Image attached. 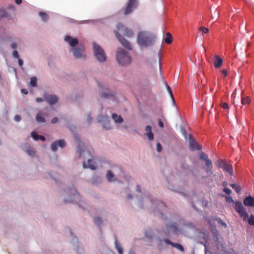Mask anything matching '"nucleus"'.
Returning <instances> with one entry per match:
<instances>
[{
    "label": "nucleus",
    "mask_w": 254,
    "mask_h": 254,
    "mask_svg": "<svg viewBox=\"0 0 254 254\" xmlns=\"http://www.w3.org/2000/svg\"><path fill=\"white\" fill-rule=\"evenodd\" d=\"M206 168H205V170L206 171L207 174L208 175H211L213 174V172L211 170L213 165L212 163V161L211 160H207L206 162Z\"/></svg>",
    "instance_id": "21"
},
{
    "label": "nucleus",
    "mask_w": 254,
    "mask_h": 254,
    "mask_svg": "<svg viewBox=\"0 0 254 254\" xmlns=\"http://www.w3.org/2000/svg\"><path fill=\"white\" fill-rule=\"evenodd\" d=\"M84 50V47L83 46H80L72 48L70 51L73 52V55L76 58L79 59L84 57L83 54Z\"/></svg>",
    "instance_id": "8"
},
{
    "label": "nucleus",
    "mask_w": 254,
    "mask_h": 254,
    "mask_svg": "<svg viewBox=\"0 0 254 254\" xmlns=\"http://www.w3.org/2000/svg\"><path fill=\"white\" fill-rule=\"evenodd\" d=\"M156 149L158 152H160L162 151V146L160 143H158L156 145Z\"/></svg>",
    "instance_id": "44"
},
{
    "label": "nucleus",
    "mask_w": 254,
    "mask_h": 254,
    "mask_svg": "<svg viewBox=\"0 0 254 254\" xmlns=\"http://www.w3.org/2000/svg\"><path fill=\"white\" fill-rule=\"evenodd\" d=\"M115 248L117 250L119 254H123V249L120 243L118 242V240L116 239L115 243Z\"/></svg>",
    "instance_id": "22"
},
{
    "label": "nucleus",
    "mask_w": 254,
    "mask_h": 254,
    "mask_svg": "<svg viewBox=\"0 0 254 254\" xmlns=\"http://www.w3.org/2000/svg\"><path fill=\"white\" fill-rule=\"evenodd\" d=\"M158 124L160 127H164V124L160 120H159Z\"/></svg>",
    "instance_id": "53"
},
{
    "label": "nucleus",
    "mask_w": 254,
    "mask_h": 254,
    "mask_svg": "<svg viewBox=\"0 0 254 254\" xmlns=\"http://www.w3.org/2000/svg\"><path fill=\"white\" fill-rule=\"evenodd\" d=\"M83 168H90L91 170H95L96 169L95 162L94 160L91 159H88L87 165L86 164L85 162H83Z\"/></svg>",
    "instance_id": "16"
},
{
    "label": "nucleus",
    "mask_w": 254,
    "mask_h": 254,
    "mask_svg": "<svg viewBox=\"0 0 254 254\" xmlns=\"http://www.w3.org/2000/svg\"><path fill=\"white\" fill-rule=\"evenodd\" d=\"M163 241L168 245H170L172 247L177 249L181 252H184V247L180 244L179 243H175L172 242H171L170 240L168 239H165L163 240Z\"/></svg>",
    "instance_id": "14"
},
{
    "label": "nucleus",
    "mask_w": 254,
    "mask_h": 254,
    "mask_svg": "<svg viewBox=\"0 0 254 254\" xmlns=\"http://www.w3.org/2000/svg\"><path fill=\"white\" fill-rule=\"evenodd\" d=\"M13 57L16 59H19V55L17 50H14L12 53Z\"/></svg>",
    "instance_id": "42"
},
{
    "label": "nucleus",
    "mask_w": 254,
    "mask_h": 254,
    "mask_svg": "<svg viewBox=\"0 0 254 254\" xmlns=\"http://www.w3.org/2000/svg\"><path fill=\"white\" fill-rule=\"evenodd\" d=\"M137 191H138V192H140L141 191V189H140V187L139 186H137Z\"/></svg>",
    "instance_id": "63"
},
{
    "label": "nucleus",
    "mask_w": 254,
    "mask_h": 254,
    "mask_svg": "<svg viewBox=\"0 0 254 254\" xmlns=\"http://www.w3.org/2000/svg\"><path fill=\"white\" fill-rule=\"evenodd\" d=\"M94 222L98 227L100 228L101 225L102 224L103 221L100 217H96L94 218Z\"/></svg>",
    "instance_id": "27"
},
{
    "label": "nucleus",
    "mask_w": 254,
    "mask_h": 254,
    "mask_svg": "<svg viewBox=\"0 0 254 254\" xmlns=\"http://www.w3.org/2000/svg\"><path fill=\"white\" fill-rule=\"evenodd\" d=\"M164 41L168 44H171L173 41V37L169 32L166 33V37L164 39Z\"/></svg>",
    "instance_id": "25"
},
{
    "label": "nucleus",
    "mask_w": 254,
    "mask_h": 254,
    "mask_svg": "<svg viewBox=\"0 0 254 254\" xmlns=\"http://www.w3.org/2000/svg\"><path fill=\"white\" fill-rule=\"evenodd\" d=\"M17 47V44L15 43H13L11 45V47L12 49H15Z\"/></svg>",
    "instance_id": "56"
},
{
    "label": "nucleus",
    "mask_w": 254,
    "mask_h": 254,
    "mask_svg": "<svg viewBox=\"0 0 254 254\" xmlns=\"http://www.w3.org/2000/svg\"><path fill=\"white\" fill-rule=\"evenodd\" d=\"M166 87L167 90L169 92H170V90H172L170 86L167 84H166Z\"/></svg>",
    "instance_id": "61"
},
{
    "label": "nucleus",
    "mask_w": 254,
    "mask_h": 254,
    "mask_svg": "<svg viewBox=\"0 0 254 254\" xmlns=\"http://www.w3.org/2000/svg\"><path fill=\"white\" fill-rule=\"evenodd\" d=\"M15 2L17 4H20L22 3V0H15Z\"/></svg>",
    "instance_id": "60"
},
{
    "label": "nucleus",
    "mask_w": 254,
    "mask_h": 254,
    "mask_svg": "<svg viewBox=\"0 0 254 254\" xmlns=\"http://www.w3.org/2000/svg\"><path fill=\"white\" fill-rule=\"evenodd\" d=\"M214 66L216 68H220L223 64V60L218 55L215 56V60L213 62Z\"/></svg>",
    "instance_id": "17"
},
{
    "label": "nucleus",
    "mask_w": 254,
    "mask_h": 254,
    "mask_svg": "<svg viewBox=\"0 0 254 254\" xmlns=\"http://www.w3.org/2000/svg\"><path fill=\"white\" fill-rule=\"evenodd\" d=\"M39 140H41L43 141H44L46 140V138L44 136L40 135L39 137Z\"/></svg>",
    "instance_id": "55"
},
{
    "label": "nucleus",
    "mask_w": 254,
    "mask_h": 254,
    "mask_svg": "<svg viewBox=\"0 0 254 254\" xmlns=\"http://www.w3.org/2000/svg\"><path fill=\"white\" fill-rule=\"evenodd\" d=\"M7 13L5 10L4 9H0V19L2 17H6Z\"/></svg>",
    "instance_id": "36"
},
{
    "label": "nucleus",
    "mask_w": 254,
    "mask_h": 254,
    "mask_svg": "<svg viewBox=\"0 0 254 254\" xmlns=\"http://www.w3.org/2000/svg\"><path fill=\"white\" fill-rule=\"evenodd\" d=\"M226 162V161L223 160H218L216 162L217 166L219 168H223L224 164Z\"/></svg>",
    "instance_id": "33"
},
{
    "label": "nucleus",
    "mask_w": 254,
    "mask_h": 254,
    "mask_svg": "<svg viewBox=\"0 0 254 254\" xmlns=\"http://www.w3.org/2000/svg\"><path fill=\"white\" fill-rule=\"evenodd\" d=\"M58 121V118H57V117H55L52 120H51V123L54 124H55Z\"/></svg>",
    "instance_id": "47"
},
{
    "label": "nucleus",
    "mask_w": 254,
    "mask_h": 254,
    "mask_svg": "<svg viewBox=\"0 0 254 254\" xmlns=\"http://www.w3.org/2000/svg\"><path fill=\"white\" fill-rule=\"evenodd\" d=\"M249 224L254 226V215L252 214L250 215L249 219H248Z\"/></svg>",
    "instance_id": "35"
},
{
    "label": "nucleus",
    "mask_w": 254,
    "mask_h": 254,
    "mask_svg": "<svg viewBox=\"0 0 254 254\" xmlns=\"http://www.w3.org/2000/svg\"><path fill=\"white\" fill-rule=\"evenodd\" d=\"M21 92L24 94H27L28 92L26 89H23L21 90Z\"/></svg>",
    "instance_id": "58"
},
{
    "label": "nucleus",
    "mask_w": 254,
    "mask_h": 254,
    "mask_svg": "<svg viewBox=\"0 0 254 254\" xmlns=\"http://www.w3.org/2000/svg\"><path fill=\"white\" fill-rule=\"evenodd\" d=\"M167 227L169 231H172L176 234H178L179 230L176 225V223H169L167 225Z\"/></svg>",
    "instance_id": "19"
},
{
    "label": "nucleus",
    "mask_w": 254,
    "mask_h": 254,
    "mask_svg": "<svg viewBox=\"0 0 254 254\" xmlns=\"http://www.w3.org/2000/svg\"><path fill=\"white\" fill-rule=\"evenodd\" d=\"M243 202L246 206L254 207V197L251 195L246 197L244 199Z\"/></svg>",
    "instance_id": "12"
},
{
    "label": "nucleus",
    "mask_w": 254,
    "mask_h": 254,
    "mask_svg": "<svg viewBox=\"0 0 254 254\" xmlns=\"http://www.w3.org/2000/svg\"><path fill=\"white\" fill-rule=\"evenodd\" d=\"M109 120V118L107 116H102L98 118V121L100 122H101L103 121H105L104 124L103 125V127L106 129H110L112 128L110 125Z\"/></svg>",
    "instance_id": "15"
},
{
    "label": "nucleus",
    "mask_w": 254,
    "mask_h": 254,
    "mask_svg": "<svg viewBox=\"0 0 254 254\" xmlns=\"http://www.w3.org/2000/svg\"><path fill=\"white\" fill-rule=\"evenodd\" d=\"M216 220L218 222L219 224H221L222 226L224 227L225 228H226L227 227V225L226 224V223L223 222L221 219L216 218Z\"/></svg>",
    "instance_id": "37"
},
{
    "label": "nucleus",
    "mask_w": 254,
    "mask_h": 254,
    "mask_svg": "<svg viewBox=\"0 0 254 254\" xmlns=\"http://www.w3.org/2000/svg\"><path fill=\"white\" fill-rule=\"evenodd\" d=\"M129 254H135V253L132 250H130L129 251Z\"/></svg>",
    "instance_id": "62"
},
{
    "label": "nucleus",
    "mask_w": 254,
    "mask_h": 254,
    "mask_svg": "<svg viewBox=\"0 0 254 254\" xmlns=\"http://www.w3.org/2000/svg\"><path fill=\"white\" fill-rule=\"evenodd\" d=\"M182 168L184 169H188V166L185 163H183L182 164Z\"/></svg>",
    "instance_id": "54"
},
{
    "label": "nucleus",
    "mask_w": 254,
    "mask_h": 254,
    "mask_svg": "<svg viewBox=\"0 0 254 254\" xmlns=\"http://www.w3.org/2000/svg\"><path fill=\"white\" fill-rule=\"evenodd\" d=\"M235 209L239 214L240 217L243 218L244 221H246L248 218L249 214L241 202L236 201L235 202Z\"/></svg>",
    "instance_id": "4"
},
{
    "label": "nucleus",
    "mask_w": 254,
    "mask_h": 254,
    "mask_svg": "<svg viewBox=\"0 0 254 254\" xmlns=\"http://www.w3.org/2000/svg\"><path fill=\"white\" fill-rule=\"evenodd\" d=\"M251 102V100L249 97H245L242 98L241 99V103L245 105H249L250 104Z\"/></svg>",
    "instance_id": "26"
},
{
    "label": "nucleus",
    "mask_w": 254,
    "mask_h": 254,
    "mask_svg": "<svg viewBox=\"0 0 254 254\" xmlns=\"http://www.w3.org/2000/svg\"><path fill=\"white\" fill-rule=\"evenodd\" d=\"M64 41L67 42L72 47L76 46L78 43V40L77 38H73L69 35H67L64 37Z\"/></svg>",
    "instance_id": "13"
},
{
    "label": "nucleus",
    "mask_w": 254,
    "mask_h": 254,
    "mask_svg": "<svg viewBox=\"0 0 254 254\" xmlns=\"http://www.w3.org/2000/svg\"><path fill=\"white\" fill-rule=\"evenodd\" d=\"M138 0H128L124 10V14L127 15L132 12L138 5Z\"/></svg>",
    "instance_id": "5"
},
{
    "label": "nucleus",
    "mask_w": 254,
    "mask_h": 254,
    "mask_svg": "<svg viewBox=\"0 0 254 254\" xmlns=\"http://www.w3.org/2000/svg\"><path fill=\"white\" fill-rule=\"evenodd\" d=\"M74 193H73L74 198L77 199L79 198L80 197L79 194L75 190H74Z\"/></svg>",
    "instance_id": "45"
},
{
    "label": "nucleus",
    "mask_w": 254,
    "mask_h": 254,
    "mask_svg": "<svg viewBox=\"0 0 254 254\" xmlns=\"http://www.w3.org/2000/svg\"><path fill=\"white\" fill-rule=\"evenodd\" d=\"M31 135L32 136V137L35 140H39V135H38L37 134V133L35 131H33L32 133H31Z\"/></svg>",
    "instance_id": "38"
},
{
    "label": "nucleus",
    "mask_w": 254,
    "mask_h": 254,
    "mask_svg": "<svg viewBox=\"0 0 254 254\" xmlns=\"http://www.w3.org/2000/svg\"><path fill=\"white\" fill-rule=\"evenodd\" d=\"M93 45L94 56L97 60L99 62H105L107 57L103 49L95 42H93Z\"/></svg>",
    "instance_id": "3"
},
{
    "label": "nucleus",
    "mask_w": 254,
    "mask_h": 254,
    "mask_svg": "<svg viewBox=\"0 0 254 254\" xmlns=\"http://www.w3.org/2000/svg\"><path fill=\"white\" fill-rule=\"evenodd\" d=\"M14 120L15 121H17V122L20 121L21 120V117L20 116H19V115L15 116V117H14Z\"/></svg>",
    "instance_id": "48"
},
{
    "label": "nucleus",
    "mask_w": 254,
    "mask_h": 254,
    "mask_svg": "<svg viewBox=\"0 0 254 254\" xmlns=\"http://www.w3.org/2000/svg\"><path fill=\"white\" fill-rule=\"evenodd\" d=\"M65 141L64 139L57 140L51 144V148L53 151L55 152L58 150V147L62 148L65 147Z\"/></svg>",
    "instance_id": "10"
},
{
    "label": "nucleus",
    "mask_w": 254,
    "mask_h": 254,
    "mask_svg": "<svg viewBox=\"0 0 254 254\" xmlns=\"http://www.w3.org/2000/svg\"><path fill=\"white\" fill-rule=\"evenodd\" d=\"M226 201L229 203L234 202V200H233V198L232 197V196H226Z\"/></svg>",
    "instance_id": "41"
},
{
    "label": "nucleus",
    "mask_w": 254,
    "mask_h": 254,
    "mask_svg": "<svg viewBox=\"0 0 254 254\" xmlns=\"http://www.w3.org/2000/svg\"><path fill=\"white\" fill-rule=\"evenodd\" d=\"M112 117L116 123H121L123 122L122 117L120 115L118 116L116 113L113 114Z\"/></svg>",
    "instance_id": "24"
},
{
    "label": "nucleus",
    "mask_w": 254,
    "mask_h": 254,
    "mask_svg": "<svg viewBox=\"0 0 254 254\" xmlns=\"http://www.w3.org/2000/svg\"><path fill=\"white\" fill-rule=\"evenodd\" d=\"M92 121V119L91 117L90 116V115H89L88 116V118L87 119V121L88 123L89 124H90Z\"/></svg>",
    "instance_id": "50"
},
{
    "label": "nucleus",
    "mask_w": 254,
    "mask_h": 254,
    "mask_svg": "<svg viewBox=\"0 0 254 254\" xmlns=\"http://www.w3.org/2000/svg\"><path fill=\"white\" fill-rule=\"evenodd\" d=\"M116 58L118 63L122 65H128L131 62V59L128 54L124 50L119 49L117 52Z\"/></svg>",
    "instance_id": "2"
},
{
    "label": "nucleus",
    "mask_w": 254,
    "mask_h": 254,
    "mask_svg": "<svg viewBox=\"0 0 254 254\" xmlns=\"http://www.w3.org/2000/svg\"><path fill=\"white\" fill-rule=\"evenodd\" d=\"M190 148L191 150H198L201 149V147L195 139L191 138L190 135Z\"/></svg>",
    "instance_id": "11"
},
{
    "label": "nucleus",
    "mask_w": 254,
    "mask_h": 254,
    "mask_svg": "<svg viewBox=\"0 0 254 254\" xmlns=\"http://www.w3.org/2000/svg\"><path fill=\"white\" fill-rule=\"evenodd\" d=\"M113 94L112 93L104 92L101 94V97L102 98H106L109 97L113 96Z\"/></svg>",
    "instance_id": "39"
},
{
    "label": "nucleus",
    "mask_w": 254,
    "mask_h": 254,
    "mask_svg": "<svg viewBox=\"0 0 254 254\" xmlns=\"http://www.w3.org/2000/svg\"><path fill=\"white\" fill-rule=\"evenodd\" d=\"M115 33L117 39L121 44L127 50H131L132 47L129 42L122 36L118 31H115Z\"/></svg>",
    "instance_id": "7"
},
{
    "label": "nucleus",
    "mask_w": 254,
    "mask_h": 254,
    "mask_svg": "<svg viewBox=\"0 0 254 254\" xmlns=\"http://www.w3.org/2000/svg\"><path fill=\"white\" fill-rule=\"evenodd\" d=\"M154 36L153 34L146 31H140L137 34V42L141 46L148 47L152 45Z\"/></svg>",
    "instance_id": "1"
},
{
    "label": "nucleus",
    "mask_w": 254,
    "mask_h": 254,
    "mask_svg": "<svg viewBox=\"0 0 254 254\" xmlns=\"http://www.w3.org/2000/svg\"><path fill=\"white\" fill-rule=\"evenodd\" d=\"M224 171L228 172L230 175L232 176L233 175V167L231 165L228 164L226 162L222 168Z\"/></svg>",
    "instance_id": "20"
},
{
    "label": "nucleus",
    "mask_w": 254,
    "mask_h": 254,
    "mask_svg": "<svg viewBox=\"0 0 254 254\" xmlns=\"http://www.w3.org/2000/svg\"><path fill=\"white\" fill-rule=\"evenodd\" d=\"M230 187H231L233 189H234L237 193H239L241 191V187L239 185L232 184L230 185Z\"/></svg>",
    "instance_id": "32"
},
{
    "label": "nucleus",
    "mask_w": 254,
    "mask_h": 254,
    "mask_svg": "<svg viewBox=\"0 0 254 254\" xmlns=\"http://www.w3.org/2000/svg\"><path fill=\"white\" fill-rule=\"evenodd\" d=\"M199 158H200V159L205 161V164H206V162H207V160H210V159H208V156H207V154H206L205 153H204L203 152H201V153H200Z\"/></svg>",
    "instance_id": "28"
},
{
    "label": "nucleus",
    "mask_w": 254,
    "mask_h": 254,
    "mask_svg": "<svg viewBox=\"0 0 254 254\" xmlns=\"http://www.w3.org/2000/svg\"><path fill=\"white\" fill-rule=\"evenodd\" d=\"M221 107L223 109H228L229 108V105L227 103H222L221 104Z\"/></svg>",
    "instance_id": "46"
},
{
    "label": "nucleus",
    "mask_w": 254,
    "mask_h": 254,
    "mask_svg": "<svg viewBox=\"0 0 254 254\" xmlns=\"http://www.w3.org/2000/svg\"><path fill=\"white\" fill-rule=\"evenodd\" d=\"M18 59V62L19 65L20 67H21L22 66V65H23V61L21 59H20V58H19Z\"/></svg>",
    "instance_id": "52"
},
{
    "label": "nucleus",
    "mask_w": 254,
    "mask_h": 254,
    "mask_svg": "<svg viewBox=\"0 0 254 254\" xmlns=\"http://www.w3.org/2000/svg\"><path fill=\"white\" fill-rule=\"evenodd\" d=\"M30 85L32 87H36L37 85V78L36 77H32L30 78Z\"/></svg>",
    "instance_id": "30"
},
{
    "label": "nucleus",
    "mask_w": 254,
    "mask_h": 254,
    "mask_svg": "<svg viewBox=\"0 0 254 254\" xmlns=\"http://www.w3.org/2000/svg\"><path fill=\"white\" fill-rule=\"evenodd\" d=\"M39 15L43 21H46L48 19V15L45 12H40Z\"/></svg>",
    "instance_id": "31"
},
{
    "label": "nucleus",
    "mask_w": 254,
    "mask_h": 254,
    "mask_svg": "<svg viewBox=\"0 0 254 254\" xmlns=\"http://www.w3.org/2000/svg\"><path fill=\"white\" fill-rule=\"evenodd\" d=\"M35 119L38 123H43L45 122V119L41 112L36 115Z\"/></svg>",
    "instance_id": "23"
},
{
    "label": "nucleus",
    "mask_w": 254,
    "mask_h": 254,
    "mask_svg": "<svg viewBox=\"0 0 254 254\" xmlns=\"http://www.w3.org/2000/svg\"><path fill=\"white\" fill-rule=\"evenodd\" d=\"M222 73L224 75V76H226L228 75L227 70L225 69H224L222 70Z\"/></svg>",
    "instance_id": "51"
},
{
    "label": "nucleus",
    "mask_w": 254,
    "mask_h": 254,
    "mask_svg": "<svg viewBox=\"0 0 254 254\" xmlns=\"http://www.w3.org/2000/svg\"><path fill=\"white\" fill-rule=\"evenodd\" d=\"M223 191L227 194H230L232 193L231 190L227 188H225Z\"/></svg>",
    "instance_id": "43"
},
{
    "label": "nucleus",
    "mask_w": 254,
    "mask_h": 254,
    "mask_svg": "<svg viewBox=\"0 0 254 254\" xmlns=\"http://www.w3.org/2000/svg\"><path fill=\"white\" fill-rule=\"evenodd\" d=\"M146 135L148 137L149 140L152 141L154 139V135L152 132V128L150 126H147L145 127Z\"/></svg>",
    "instance_id": "18"
},
{
    "label": "nucleus",
    "mask_w": 254,
    "mask_h": 254,
    "mask_svg": "<svg viewBox=\"0 0 254 254\" xmlns=\"http://www.w3.org/2000/svg\"><path fill=\"white\" fill-rule=\"evenodd\" d=\"M78 151L79 152V154H80V156H82V153L83 152L85 153V151H82L80 148V146H79V145H78Z\"/></svg>",
    "instance_id": "49"
},
{
    "label": "nucleus",
    "mask_w": 254,
    "mask_h": 254,
    "mask_svg": "<svg viewBox=\"0 0 254 254\" xmlns=\"http://www.w3.org/2000/svg\"><path fill=\"white\" fill-rule=\"evenodd\" d=\"M44 98L50 105H54L58 101V98L57 96L47 93H45Z\"/></svg>",
    "instance_id": "9"
},
{
    "label": "nucleus",
    "mask_w": 254,
    "mask_h": 254,
    "mask_svg": "<svg viewBox=\"0 0 254 254\" xmlns=\"http://www.w3.org/2000/svg\"><path fill=\"white\" fill-rule=\"evenodd\" d=\"M169 94H170L171 97L172 98V100L174 101V98L173 97V92H172V90H170V92H169Z\"/></svg>",
    "instance_id": "59"
},
{
    "label": "nucleus",
    "mask_w": 254,
    "mask_h": 254,
    "mask_svg": "<svg viewBox=\"0 0 254 254\" xmlns=\"http://www.w3.org/2000/svg\"><path fill=\"white\" fill-rule=\"evenodd\" d=\"M26 152L30 155V156H33L34 155L35 153V151L34 150V149H33V148H29L27 149L26 150Z\"/></svg>",
    "instance_id": "34"
},
{
    "label": "nucleus",
    "mask_w": 254,
    "mask_h": 254,
    "mask_svg": "<svg viewBox=\"0 0 254 254\" xmlns=\"http://www.w3.org/2000/svg\"><path fill=\"white\" fill-rule=\"evenodd\" d=\"M117 31H120L123 33V34L127 37L130 38L133 37L134 33L133 30L126 27L122 23H118L117 25Z\"/></svg>",
    "instance_id": "6"
},
{
    "label": "nucleus",
    "mask_w": 254,
    "mask_h": 254,
    "mask_svg": "<svg viewBox=\"0 0 254 254\" xmlns=\"http://www.w3.org/2000/svg\"><path fill=\"white\" fill-rule=\"evenodd\" d=\"M127 198L128 199H131L132 198V196L131 194H129L128 196H127Z\"/></svg>",
    "instance_id": "64"
},
{
    "label": "nucleus",
    "mask_w": 254,
    "mask_h": 254,
    "mask_svg": "<svg viewBox=\"0 0 254 254\" xmlns=\"http://www.w3.org/2000/svg\"><path fill=\"white\" fill-rule=\"evenodd\" d=\"M36 101L37 102H41L42 101H43V99L41 98H37L36 99Z\"/></svg>",
    "instance_id": "57"
},
{
    "label": "nucleus",
    "mask_w": 254,
    "mask_h": 254,
    "mask_svg": "<svg viewBox=\"0 0 254 254\" xmlns=\"http://www.w3.org/2000/svg\"><path fill=\"white\" fill-rule=\"evenodd\" d=\"M114 177V175L113 173L110 170H109L107 172L106 178L108 181L111 182L113 181V180L112 179Z\"/></svg>",
    "instance_id": "29"
},
{
    "label": "nucleus",
    "mask_w": 254,
    "mask_h": 254,
    "mask_svg": "<svg viewBox=\"0 0 254 254\" xmlns=\"http://www.w3.org/2000/svg\"><path fill=\"white\" fill-rule=\"evenodd\" d=\"M199 30L202 31L203 33H207L209 31V30L207 28L203 26L199 27Z\"/></svg>",
    "instance_id": "40"
}]
</instances>
